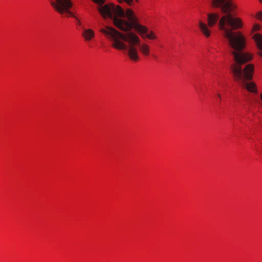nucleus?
<instances>
[{"label": "nucleus", "mask_w": 262, "mask_h": 262, "mask_svg": "<svg viewBox=\"0 0 262 262\" xmlns=\"http://www.w3.org/2000/svg\"><path fill=\"white\" fill-rule=\"evenodd\" d=\"M212 5L214 7L220 8L225 15L219 19L218 13H208V25L201 20L199 21L200 31L206 37H209L211 31L209 27H212L219 20V28L232 49L230 52L233 56L235 63L231 65V69L235 80L242 88L250 92L257 93L256 84L253 82L247 81L252 79L254 66L249 64L244 69L241 67L242 64L250 61L252 56L243 51L246 44V37L240 32L233 31V30L242 28L243 26L241 19L231 14L235 6L231 0H212Z\"/></svg>", "instance_id": "1"}, {"label": "nucleus", "mask_w": 262, "mask_h": 262, "mask_svg": "<svg viewBox=\"0 0 262 262\" xmlns=\"http://www.w3.org/2000/svg\"><path fill=\"white\" fill-rule=\"evenodd\" d=\"M98 10L104 19L107 18L113 20L114 25L120 30L130 32L132 28L138 33L143 35L149 39H156V36L152 31L149 32L147 27L140 25L133 11L127 9L126 12L119 5L113 4H106Z\"/></svg>", "instance_id": "2"}, {"label": "nucleus", "mask_w": 262, "mask_h": 262, "mask_svg": "<svg viewBox=\"0 0 262 262\" xmlns=\"http://www.w3.org/2000/svg\"><path fill=\"white\" fill-rule=\"evenodd\" d=\"M100 31L112 42V46L113 48L125 51L129 58L133 61H137L139 59L136 46L144 55H149V46L145 43H141L140 38L133 32L123 34L107 26L101 29Z\"/></svg>", "instance_id": "3"}, {"label": "nucleus", "mask_w": 262, "mask_h": 262, "mask_svg": "<svg viewBox=\"0 0 262 262\" xmlns=\"http://www.w3.org/2000/svg\"><path fill=\"white\" fill-rule=\"evenodd\" d=\"M51 5L54 9L61 14L64 13L75 18L77 21V25H81L80 21L69 10L73 4L71 0H50Z\"/></svg>", "instance_id": "4"}, {"label": "nucleus", "mask_w": 262, "mask_h": 262, "mask_svg": "<svg viewBox=\"0 0 262 262\" xmlns=\"http://www.w3.org/2000/svg\"><path fill=\"white\" fill-rule=\"evenodd\" d=\"M252 38L255 41L257 48L260 51L258 52V54L262 57V35L259 33L254 34Z\"/></svg>", "instance_id": "5"}, {"label": "nucleus", "mask_w": 262, "mask_h": 262, "mask_svg": "<svg viewBox=\"0 0 262 262\" xmlns=\"http://www.w3.org/2000/svg\"><path fill=\"white\" fill-rule=\"evenodd\" d=\"M82 36L86 41L91 40L95 36L94 32L91 29H84Z\"/></svg>", "instance_id": "6"}, {"label": "nucleus", "mask_w": 262, "mask_h": 262, "mask_svg": "<svg viewBox=\"0 0 262 262\" xmlns=\"http://www.w3.org/2000/svg\"><path fill=\"white\" fill-rule=\"evenodd\" d=\"M260 26L257 24H255L253 26V31H257L259 29H260Z\"/></svg>", "instance_id": "7"}, {"label": "nucleus", "mask_w": 262, "mask_h": 262, "mask_svg": "<svg viewBox=\"0 0 262 262\" xmlns=\"http://www.w3.org/2000/svg\"><path fill=\"white\" fill-rule=\"evenodd\" d=\"M95 3L99 4H102L105 2V0H93Z\"/></svg>", "instance_id": "8"}, {"label": "nucleus", "mask_w": 262, "mask_h": 262, "mask_svg": "<svg viewBox=\"0 0 262 262\" xmlns=\"http://www.w3.org/2000/svg\"><path fill=\"white\" fill-rule=\"evenodd\" d=\"M256 17L257 19L262 20V12H259L257 14Z\"/></svg>", "instance_id": "9"}, {"label": "nucleus", "mask_w": 262, "mask_h": 262, "mask_svg": "<svg viewBox=\"0 0 262 262\" xmlns=\"http://www.w3.org/2000/svg\"><path fill=\"white\" fill-rule=\"evenodd\" d=\"M216 96L218 97V99H219V102H221V95L220 93L216 94Z\"/></svg>", "instance_id": "10"}, {"label": "nucleus", "mask_w": 262, "mask_h": 262, "mask_svg": "<svg viewBox=\"0 0 262 262\" xmlns=\"http://www.w3.org/2000/svg\"><path fill=\"white\" fill-rule=\"evenodd\" d=\"M153 57H154V58H156V55H153Z\"/></svg>", "instance_id": "11"}, {"label": "nucleus", "mask_w": 262, "mask_h": 262, "mask_svg": "<svg viewBox=\"0 0 262 262\" xmlns=\"http://www.w3.org/2000/svg\"><path fill=\"white\" fill-rule=\"evenodd\" d=\"M260 96H261V99L262 100V94H261Z\"/></svg>", "instance_id": "12"}, {"label": "nucleus", "mask_w": 262, "mask_h": 262, "mask_svg": "<svg viewBox=\"0 0 262 262\" xmlns=\"http://www.w3.org/2000/svg\"><path fill=\"white\" fill-rule=\"evenodd\" d=\"M259 1H260L261 3H262V0H259Z\"/></svg>", "instance_id": "13"}, {"label": "nucleus", "mask_w": 262, "mask_h": 262, "mask_svg": "<svg viewBox=\"0 0 262 262\" xmlns=\"http://www.w3.org/2000/svg\"><path fill=\"white\" fill-rule=\"evenodd\" d=\"M136 1H138V0H136Z\"/></svg>", "instance_id": "14"}]
</instances>
